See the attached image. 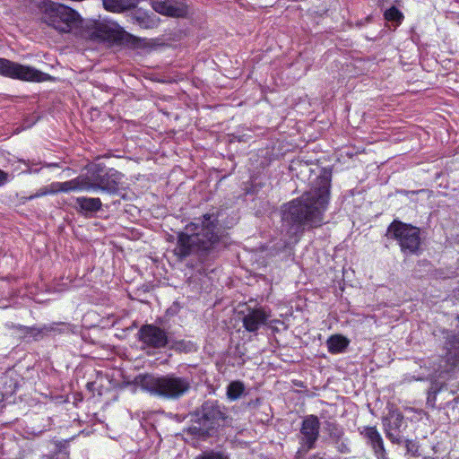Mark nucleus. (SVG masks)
I'll return each instance as SVG.
<instances>
[{"instance_id": "f257e3e1", "label": "nucleus", "mask_w": 459, "mask_h": 459, "mask_svg": "<svg viewBox=\"0 0 459 459\" xmlns=\"http://www.w3.org/2000/svg\"><path fill=\"white\" fill-rule=\"evenodd\" d=\"M328 201L329 183L325 179H320L316 187L285 204L282 210V227L290 238L306 226H320Z\"/></svg>"}, {"instance_id": "f03ea898", "label": "nucleus", "mask_w": 459, "mask_h": 459, "mask_svg": "<svg viewBox=\"0 0 459 459\" xmlns=\"http://www.w3.org/2000/svg\"><path fill=\"white\" fill-rule=\"evenodd\" d=\"M220 238L217 218L205 214L187 224L184 232L178 233L174 253L180 259L195 253L202 255L212 249Z\"/></svg>"}, {"instance_id": "7ed1b4c3", "label": "nucleus", "mask_w": 459, "mask_h": 459, "mask_svg": "<svg viewBox=\"0 0 459 459\" xmlns=\"http://www.w3.org/2000/svg\"><path fill=\"white\" fill-rule=\"evenodd\" d=\"M140 387L152 395L166 399H178L185 395L191 387L187 377L169 374L162 377L145 375L139 377Z\"/></svg>"}, {"instance_id": "20e7f679", "label": "nucleus", "mask_w": 459, "mask_h": 459, "mask_svg": "<svg viewBox=\"0 0 459 459\" xmlns=\"http://www.w3.org/2000/svg\"><path fill=\"white\" fill-rule=\"evenodd\" d=\"M40 9L42 22L59 32H70L81 23L80 15L65 5L48 1Z\"/></svg>"}, {"instance_id": "39448f33", "label": "nucleus", "mask_w": 459, "mask_h": 459, "mask_svg": "<svg viewBox=\"0 0 459 459\" xmlns=\"http://www.w3.org/2000/svg\"><path fill=\"white\" fill-rule=\"evenodd\" d=\"M386 235L398 242L405 255L415 254L420 248V230L411 224L394 221L388 227Z\"/></svg>"}, {"instance_id": "423d86ee", "label": "nucleus", "mask_w": 459, "mask_h": 459, "mask_svg": "<svg viewBox=\"0 0 459 459\" xmlns=\"http://www.w3.org/2000/svg\"><path fill=\"white\" fill-rule=\"evenodd\" d=\"M204 414L199 426H193L189 429V432L198 438L205 439L214 435L220 427L224 426L228 422V417L218 405L205 404L204 406Z\"/></svg>"}, {"instance_id": "0eeeda50", "label": "nucleus", "mask_w": 459, "mask_h": 459, "mask_svg": "<svg viewBox=\"0 0 459 459\" xmlns=\"http://www.w3.org/2000/svg\"><path fill=\"white\" fill-rule=\"evenodd\" d=\"M0 74L15 80L42 82L50 81L52 76L33 66L22 65L5 58H0Z\"/></svg>"}, {"instance_id": "6e6552de", "label": "nucleus", "mask_w": 459, "mask_h": 459, "mask_svg": "<svg viewBox=\"0 0 459 459\" xmlns=\"http://www.w3.org/2000/svg\"><path fill=\"white\" fill-rule=\"evenodd\" d=\"M89 178L86 176H79L65 182H53L47 186L40 192L37 193L35 196L39 197L46 195H54L57 193H69V192H89Z\"/></svg>"}, {"instance_id": "1a4fd4ad", "label": "nucleus", "mask_w": 459, "mask_h": 459, "mask_svg": "<svg viewBox=\"0 0 459 459\" xmlns=\"http://www.w3.org/2000/svg\"><path fill=\"white\" fill-rule=\"evenodd\" d=\"M320 422L316 416L309 415L303 420L300 429V448L307 453L315 446L319 436Z\"/></svg>"}, {"instance_id": "9d476101", "label": "nucleus", "mask_w": 459, "mask_h": 459, "mask_svg": "<svg viewBox=\"0 0 459 459\" xmlns=\"http://www.w3.org/2000/svg\"><path fill=\"white\" fill-rule=\"evenodd\" d=\"M122 174L115 169H109L103 175H99L94 181L89 178V192L114 193L117 190Z\"/></svg>"}, {"instance_id": "9b49d317", "label": "nucleus", "mask_w": 459, "mask_h": 459, "mask_svg": "<svg viewBox=\"0 0 459 459\" xmlns=\"http://www.w3.org/2000/svg\"><path fill=\"white\" fill-rule=\"evenodd\" d=\"M85 37L96 41L117 39V30L114 25L93 21L86 25Z\"/></svg>"}, {"instance_id": "f8f14e48", "label": "nucleus", "mask_w": 459, "mask_h": 459, "mask_svg": "<svg viewBox=\"0 0 459 459\" xmlns=\"http://www.w3.org/2000/svg\"><path fill=\"white\" fill-rule=\"evenodd\" d=\"M139 339L152 348H162L168 343L165 331L153 325H145L139 330Z\"/></svg>"}, {"instance_id": "ddd939ff", "label": "nucleus", "mask_w": 459, "mask_h": 459, "mask_svg": "<svg viewBox=\"0 0 459 459\" xmlns=\"http://www.w3.org/2000/svg\"><path fill=\"white\" fill-rule=\"evenodd\" d=\"M152 6L158 13L169 17H184L187 13L186 5L176 0H152Z\"/></svg>"}, {"instance_id": "4468645a", "label": "nucleus", "mask_w": 459, "mask_h": 459, "mask_svg": "<svg viewBox=\"0 0 459 459\" xmlns=\"http://www.w3.org/2000/svg\"><path fill=\"white\" fill-rule=\"evenodd\" d=\"M270 317V312L260 307L248 310V312L243 316L242 322L247 332L254 333L262 325H264Z\"/></svg>"}, {"instance_id": "2eb2a0df", "label": "nucleus", "mask_w": 459, "mask_h": 459, "mask_svg": "<svg viewBox=\"0 0 459 459\" xmlns=\"http://www.w3.org/2000/svg\"><path fill=\"white\" fill-rule=\"evenodd\" d=\"M359 432L360 435L367 439L368 444L374 450L376 456L378 459H385V449L384 446V441L377 428L368 426L363 427L359 429Z\"/></svg>"}, {"instance_id": "dca6fc26", "label": "nucleus", "mask_w": 459, "mask_h": 459, "mask_svg": "<svg viewBox=\"0 0 459 459\" xmlns=\"http://www.w3.org/2000/svg\"><path fill=\"white\" fill-rule=\"evenodd\" d=\"M446 350V362L447 367L444 370L450 371L459 367V333L447 335Z\"/></svg>"}, {"instance_id": "f3484780", "label": "nucleus", "mask_w": 459, "mask_h": 459, "mask_svg": "<svg viewBox=\"0 0 459 459\" xmlns=\"http://www.w3.org/2000/svg\"><path fill=\"white\" fill-rule=\"evenodd\" d=\"M104 8L112 13H122L137 5L138 0H102Z\"/></svg>"}, {"instance_id": "a211bd4d", "label": "nucleus", "mask_w": 459, "mask_h": 459, "mask_svg": "<svg viewBox=\"0 0 459 459\" xmlns=\"http://www.w3.org/2000/svg\"><path fill=\"white\" fill-rule=\"evenodd\" d=\"M326 344L330 353L338 354L346 350L350 344V341L342 334H333L328 338Z\"/></svg>"}, {"instance_id": "6ab92c4d", "label": "nucleus", "mask_w": 459, "mask_h": 459, "mask_svg": "<svg viewBox=\"0 0 459 459\" xmlns=\"http://www.w3.org/2000/svg\"><path fill=\"white\" fill-rule=\"evenodd\" d=\"M76 204L79 205L81 210L85 212H96L101 207V201L100 198L78 197L76 198Z\"/></svg>"}, {"instance_id": "aec40b11", "label": "nucleus", "mask_w": 459, "mask_h": 459, "mask_svg": "<svg viewBox=\"0 0 459 459\" xmlns=\"http://www.w3.org/2000/svg\"><path fill=\"white\" fill-rule=\"evenodd\" d=\"M245 386L240 381L231 382L227 388V396L230 400L235 401L238 399L244 393Z\"/></svg>"}, {"instance_id": "412c9836", "label": "nucleus", "mask_w": 459, "mask_h": 459, "mask_svg": "<svg viewBox=\"0 0 459 459\" xmlns=\"http://www.w3.org/2000/svg\"><path fill=\"white\" fill-rule=\"evenodd\" d=\"M195 459H230V455L224 450H207Z\"/></svg>"}, {"instance_id": "4be33fe9", "label": "nucleus", "mask_w": 459, "mask_h": 459, "mask_svg": "<svg viewBox=\"0 0 459 459\" xmlns=\"http://www.w3.org/2000/svg\"><path fill=\"white\" fill-rule=\"evenodd\" d=\"M384 16L386 21L394 22L396 26L401 24L403 20V14L394 6L387 9Z\"/></svg>"}, {"instance_id": "5701e85b", "label": "nucleus", "mask_w": 459, "mask_h": 459, "mask_svg": "<svg viewBox=\"0 0 459 459\" xmlns=\"http://www.w3.org/2000/svg\"><path fill=\"white\" fill-rule=\"evenodd\" d=\"M135 19L141 26L145 27V28H150L154 24V22L152 21L147 22V21H145V18L141 17L140 15H136Z\"/></svg>"}, {"instance_id": "b1692460", "label": "nucleus", "mask_w": 459, "mask_h": 459, "mask_svg": "<svg viewBox=\"0 0 459 459\" xmlns=\"http://www.w3.org/2000/svg\"><path fill=\"white\" fill-rule=\"evenodd\" d=\"M9 178H10V176L8 173L0 169V186L4 185L6 182H8L10 179Z\"/></svg>"}, {"instance_id": "393cba45", "label": "nucleus", "mask_w": 459, "mask_h": 459, "mask_svg": "<svg viewBox=\"0 0 459 459\" xmlns=\"http://www.w3.org/2000/svg\"><path fill=\"white\" fill-rule=\"evenodd\" d=\"M386 437L393 442V443H401V438L398 436H395L394 434L391 433L390 431H386Z\"/></svg>"}, {"instance_id": "a878e982", "label": "nucleus", "mask_w": 459, "mask_h": 459, "mask_svg": "<svg viewBox=\"0 0 459 459\" xmlns=\"http://www.w3.org/2000/svg\"><path fill=\"white\" fill-rule=\"evenodd\" d=\"M339 451L342 452V453H345L348 451V448L346 447V446L344 445H342L340 447H339Z\"/></svg>"}, {"instance_id": "bb28decb", "label": "nucleus", "mask_w": 459, "mask_h": 459, "mask_svg": "<svg viewBox=\"0 0 459 459\" xmlns=\"http://www.w3.org/2000/svg\"><path fill=\"white\" fill-rule=\"evenodd\" d=\"M403 420V416L401 414H396V420L401 421Z\"/></svg>"}]
</instances>
